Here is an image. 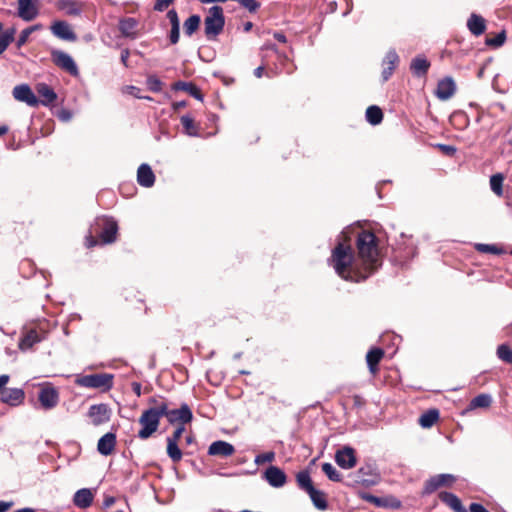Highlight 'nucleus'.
Returning a JSON list of instances; mask_svg holds the SVG:
<instances>
[{
  "label": "nucleus",
  "instance_id": "nucleus-12",
  "mask_svg": "<svg viewBox=\"0 0 512 512\" xmlns=\"http://www.w3.org/2000/svg\"><path fill=\"white\" fill-rule=\"evenodd\" d=\"M88 416L91 418L93 425L99 426L110 420V409L106 404H95L90 406Z\"/></svg>",
  "mask_w": 512,
  "mask_h": 512
},
{
  "label": "nucleus",
  "instance_id": "nucleus-14",
  "mask_svg": "<svg viewBox=\"0 0 512 512\" xmlns=\"http://www.w3.org/2000/svg\"><path fill=\"white\" fill-rule=\"evenodd\" d=\"M52 34L62 40L76 41L77 36L71 29L70 25L65 21H55L51 27Z\"/></svg>",
  "mask_w": 512,
  "mask_h": 512
},
{
  "label": "nucleus",
  "instance_id": "nucleus-18",
  "mask_svg": "<svg viewBox=\"0 0 512 512\" xmlns=\"http://www.w3.org/2000/svg\"><path fill=\"white\" fill-rule=\"evenodd\" d=\"M399 63V56L396 53L395 50H389L382 62V65L384 66L382 71V79L383 81H387L391 75L393 74L395 68L397 67Z\"/></svg>",
  "mask_w": 512,
  "mask_h": 512
},
{
  "label": "nucleus",
  "instance_id": "nucleus-41",
  "mask_svg": "<svg viewBox=\"0 0 512 512\" xmlns=\"http://www.w3.org/2000/svg\"><path fill=\"white\" fill-rule=\"evenodd\" d=\"M167 454L173 462H179L182 458V452L176 442L167 441Z\"/></svg>",
  "mask_w": 512,
  "mask_h": 512
},
{
  "label": "nucleus",
  "instance_id": "nucleus-9",
  "mask_svg": "<svg viewBox=\"0 0 512 512\" xmlns=\"http://www.w3.org/2000/svg\"><path fill=\"white\" fill-rule=\"evenodd\" d=\"M456 481V477L452 474H438L432 476L425 482L423 494H431L442 486H451Z\"/></svg>",
  "mask_w": 512,
  "mask_h": 512
},
{
  "label": "nucleus",
  "instance_id": "nucleus-64",
  "mask_svg": "<svg viewBox=\"0 0 512 512\" xmlns=\"http://www.w3.org/2000/svg\"><path fill=\"white\" fill-rule=\"evenodd\" d=\"M14 512H37L35 509L33 508H22V509H18V510H15Z\"/></svg>",
  "mask_w": 512,
  "mask_h": 512
},
{
  "label": "nucleus",
  "instance_id": "nucleus-5",
  "mask_svg": "<svg viewBox=\"0 0 512 512\" xmlns=\"http://www.w3.org/2000/svg\"><path fill=\"white\" fill-rule=\"evenodd\" d=\"M170 424L181 423L184 425L192 421V411L187 404H182L179 409H169V405L165 402V411L163 412Z\"/></svg>",
  "mask_w": 512,
  "mask_h": 512
},
{
  "label": "nucleus",
  "instance_id": "nucleus-11",
  "mask_svg": "<svg viewBox=\"0 0 512 512\" xmlns=\"http://www.w3.org/2000/svg\"><path fill=\"white\" fill-rule=\"evenodd\" d=\"M455 92L456 83L452 77L447 76L438 81L435 95L439 100L447 101L454 96Z\"/></svg>",
  "mask_w": 512,
  "mask_h": 512
},
{
  "label": "nucleus",
  "instance_id": "nucleus-63",
  "mask_svg": "<svg viewBox=\"0 0 512 512\" xmlns=\"http://www.w3.org/2000/svg\"><path fill=\"white\" fill-rule=\"evenodd\" d=\"M263 72H264V67L263 66H259L257 67L255 70H254V75L257 77V78H261L262 75H263Z\"/></svg>",
  "mask_w": 512,
  "mask_h": 512
},
{
  "label": "nucleus",
  "instance_id": "nucleus-34",
  "mask_svg": "<svg viewBox=\"0 0 512 512\" xmlns=\"http://www.w3.org/2000/svg\"><path fill=\"white\" fill-rule=\"evenodd\" d=\"M439 418V412L435 409L423 413L419 418V424L423 428L432 427Z\"/></svg>",
  "mask_w": 512,
  "mask_h": 512
},
{
  "label": "nucleus",
  "instance_id": "nucleus-53",
  "mask_svg": "<svg viewBox=\"0 0 512 512\" xmlns=\"http://www.w3.org/2000/svg\"><path fill=\"white\" fill-rule=\"evenodd\" d=\"M167 18L171 24V26H180V21H179V17H178V14L176 12V10L174 9H171L167 12Z\"/></svg>",
  "mask_w": 512,
  "mask_h": 512
},
{
  "label": "nucleus",
  "instance_id": "nucleus-50",
  "mask_svg": "<svg viewBox=\"0 0 512 512\" xmlns=\"http://www.w3.org/2000/svg\"><path fill=\"white\" fill-rule=\"evenodd\" d=\"M179 38H180V26H176V25L171 26V31H170V35H169L170 42L172 44H176V43H178Z\"/></svg>",
  "mask_w": 512,
  "mask_h": 512
},
{
  "label": "nucleus",
  "instance_id": "nucleus-57",
  "mask_svg": "<svg viewBox=\"0 0 512 512\" xmlns=\"http://www.w3.org/2000/svg\"><path fill=\"white\" fill-rule=\"evenodd\" d=\"M128 58H129V50L128 49L122 50V52H121V62L126 67L128 66V64H127Z\"/></svg>",
  "mask_w": 512,
  "mask_h": 512
},
{
  "label": "nucleus",
  "instance_id": "nucleus-38",
  "mask_svg": "<svg viewBox=\"0 0 512 512\" xmlns=\"http://www.w3.org/2000/svg\"><path fill=\"white\" fill-rule=\"evenodd\" d=\"M296 480L298 486L306 492H309L310 489L314 488L308 471H300L296 476Z\"/></svg>",
  "mask_w": 512,
  "mask_h": 512
},
{
  "label": "nucleus",
  "instance_id": "nucleus-21",
  "mask_svg": "<svg viewBox=\"0 0 512 512\" xmlns=\"http://www.w3.org/2000/svg\"><path fill=\"white\" fill-rule=\"evenodd\" d=\"M138 183L146 188L153 186L155 182V175L148 164H141L137 171Z\"/></svg>",
  "mask_w": 512,
  "mask_h": 512
},
{
  "label": "nucleus",
  "instance_id": "nucleus-6",
  "mask_svg": "<svg viewBox=\"0 0 512 512\" xmlns=\"http://www.w3.org/2000/svg\"><path fill=\"white\" fill-rule=\"evenodd\" d=\"M51 59L57 67L68 72L72 76L79 75L78 67L73 58L68 53L54 49L51 51Z\"/></svg>",
  "mask_w": 512,
  "mask_h": 512
},
{
  "label": "nucleus",
  "instance_id": "nucleus-1",
  "mask_svg": "<svg viewBox=\"0 0 512 512\" xmlns=\"http://www.w3.org/2000/svg\"><path fill=\"white\" fill-rule=\"evenodd\" d=\"M356 246L358 257L354 256L350 245L339 242L329 260L337 275L346 281H364L381 265L374 233L361 231L357 235Z\"/></svg>",
  "mask_w": 512,
  "mask_h": 512
},
{
  "label": "nucleus",
  "instance_id": "nucleus-16",
  "mask_svg": "<svg viewBox=\"0 0 512 512\" xmlns=\"http://www.w3.org/2000/svg\"><path fill=\"white\" fill-rule=\"evenodd\" d=\"M38 15L35 0H18V16L24 21H32Z\"/></svg>",
  "mask_w": 512,
  "mask_h": 512
},
{
  "label": "nucleus",
  "instance_id": "nucleus-26",
  "mask_svg": "<svg viewBox=\"0 0 512 512\" xmlns=\"http://www.w3.org/2000/svg\"><path fill=\"white\" fill-rule=\"evenodd\" d=\"M467 27L473 35L479 36L486 29L485 20L483 17L473 13L467 21Z\"/></svg>",
  "mask_w": 512,
  "mask_h": 512
},
{
  "label": "nucleus",
  "instance_id": "nucleus-59",
  "mask_svg": "<svg viewBox=\"0 0 512 512\" xmlns=\"http://www.w3.org/2000/svg\"><path fill=\"white\" fill-rule=\"evenodd\" d=\"M9 376L6 374L0 375V392L5 389L4 386L8 383Z\"/></svg>",
  "mask_w": 512,
  "mask_h": 512
},
{
  "label": "nucleus",
  "instance_id": "nucleus-3",
  "mask_svg": "<svg viewBox=\"0 0 512 512\" xmlns=\"http://www.w3.org/2000/svg\"><path fill=\"white\" fill-rule=\"evenodd\" d=\"M225 16L223 8L215 5L209 8L204 18V33L209 41H214L223 32Z\"/></svg>",
  "mask_w": 512,
  "mask_h": 512
},
{
  "label": "nucleus",
  "instance_id": "nucleus-19",
  "mask_svg": "<svg viewBox=\"0 0 512 512\" xmlns=\"http://www.w3.org/2000/svg\"><path fill=\"white\" fill-rule=\"evenodd\" d=\"M24 391L20 388H7L1 391V401L10 406H17L24 400Z\"/></svg>",
  "mask_w": 512,
  "mask_h": 512
},
{
  "label": "nucleus",
  "instance_id": "nucleus-37",
  "mask_svg": "<svg viewBox=\"0 0 512 512\" xmlns=\"http://www.w3.org/2000/svg\"><path fill=\"white\" fill-rule=\"evenodd\" d=\"M181 124L185 130V133L189 136H198V127L195 124L192 117L189 115H183L181 117Z\"/></svg>",
  "mask_w": 512,
  "mask_h": 512
},
{
  "label": "nucleus",
  "instance_id": "nucleus-36",
  "mask_svg": "<svg viewBox=\"0 0 512 512\" xmlns=\"http://www.w3.org/2000/svg\"><path fill=\"white\" fill-rule=\"evenodd\" d=\"M201 18L199 15H191L184 22V32L187 36L193 35L199 28Z\"/></svg>",
  "mask_w": 512,
  "mask_h": 512
},
{
  "label": "nucleus",
  "instance_id": "nucleus-22",
  "mask_svg": "<svg viewBox=\"0 0 512 512\" xmlns=\"http://www.w3.org/2000/svg\"><path fill=\"white\" fill-rule=\"evenodd\" d=\"M36 91L41 99H39V103L44 106H48L54 103L57 99V94L54 90L47 85L46 83H39L36 86Z\"/></svg>",
  "mask_w": 512,
  "mask_h": 512
},
{
  "label": "nucleus",
  "instance_id": "nucleus-24",
  "mask_svg": "<svg viewBox=\"0 0 512 512\" xmlns=\"http://www.w3.org/2000/svg\"><path fill=\"white\" fill-rule=\"evenodd\" d=\"M430 62L426 59V57L419 55L412 59L410 64L411 72L417 76L422 77L425 76L429 70Z\"/></svg>",
  "mask_w": 512,
  "mask_h": 512
},
{
  "label": "nucleus",
  "instance_id": "nucleus-52",
  "mask_svg": "<svg viewBox=\"0 0 512 512\" xmlns=\"http://www.w3.org/2000/svg\"><path fill=\"white\" fill-rule=\"evenodd\" d=\"M185 431V427L184 425H180L179 427H177L175 429V431L173 432L172 436L168 437L167 438V441H172V442H178L179 439L181 438L183 432Z\"/></svg>",
  "mask_w": 512,
  "mask_h": 512
},
{
  "label": "nucleus",
  "instance_id": "nucleus-61",
  "mask_svg": "<svg viewBox=\"0 0 512 512\" xmlns=\"http://www.w3.org/2000/svg\"><path fill=\"white\" fill-rule=\"evenodd\" d=\"M274 38L277 41L281 42V43H286L287 42L286 36L283 33H280V32L274 33Z\"/></svg>",
  "mask_w": 512,
  "mask_h": 512
},
{
  "label": "nucleus",
  "instance_id": "nucleus-7",
  "mask_svg": "<svg viewBox=\"0 0 512 512\" xmlns=\"http://www.w3.org/2000/svg\"><path fill=\"white\" fill-rule=\"evenodd\" d=\"M38 400L44 409L49 410L57 406L59 402V393L52 385L45 384L40 388Z\"/></svg>",
  "mask_w": 512,
  "mask_h": 512
},
{
  "label": "nucleus",
  "instance_id": "nucleus-39",
  "mask_svg": "<svg viewBox=\"0 0 512 512\" xmlns=\"http://www.w3.org/2000/svg\"><path fill=\"white\" fill-rule=\"evenodd\" d=\"M16 29L10 28L0 34V55L7 49L9 44L13 42Z\"/></svg>",
  "mask_w": 512,
  "mask_h": 512
},
{
  "label": "nucleus",
  "instance_id": "nucleus-49",
  "mask_svg": "<svg viewBox=\"0 0 512 512\" xmlns=\"http://www.w3.org/2000/svg\"><path fill=\"white\" fill-rule=\"evenodd\" d=\"M124 92L127 93V94H130L136 98H140V99H148L150 100L151 98L150 97H143L141 96L139 93H140V89L136 86H132V85H129V86H126L124 88Z\"/></svg>",
  "mask_w": 512,
  "mask_h": 512
},
{
  "label": "nucleus",
  "instance_id": "nucleus-58",
  "mask_svg": "<svg viewBox=\"0 0 512 512\" xmlns=\"http://www.w3.org/2000/svg\"><path fill=\"white\" fill-rule=\"evenodd\" d=\"M59 118L62 120V121H69L71 119V113L67 110H62L60 113H59Z\"/></svg>",
  "mask_w": 512,
  "mask_h": 512
},
{
  "label": "nucleus",
  "instance_id": "nucleus-51",
  "mask_svg": "<svg viewBox=\"0 0 512 512\" xmlns=\"http://www.w3.org/2000/svg\"><path fill=\"white\" fill-rule=\"evenodd\" d=\"M32 33L27 29L25 28L24 30H22V32L20 33L19 37H18V40H17V47L20 48L22 47L24 44H26V42L28 41L29 39V36L31 35Z\"/></svg>",
  "mask_w": 512,
  "mask_h": 512
},
{
  "label": "nucleus",
  "instance_id": "nucleus-29",
  "mask_svg": "<svg viewBox=\"0 0 512 512\" xmlns=\"http://www.w3.org/2000/svg\"><path fill=\"white\" fill-rule=\"evenodd\" d=\"M313 505L319 510H326L328 507L324 492L317 490L315 487L307 492Z\"/></svg>",
  "mask_w": 512,
  "mask_h": 512
},
{
  "label": "nucleus",
  "instance_id": "nucleus-54",
  "mask_svg": "<svg viewBox=\"0 0 512 512\" xmlns=\"http://www.w3.org/2000/svg\"><path fill=\"white\" fill-rule=\"evenodd\" d=\"M437 148H439L444 154L448 156H453L456 153V148L451 145L438 144Z\"/></svg>",
  "mask_w": 512,
  "mask_h": 512
},
{
  "label": "nucleus",
  "instance_id": "nucleus-62",
  "mask_svg": "<svg viewBox=\"0 0 512 512\" xmlns=\"http://www.w3.org/2000/svg\"><path fill=\"white\" fill-rule=\"evenodd\" d=\"M132 389L137 396L141 395V384L138 382L132 383Z\"/></svg>",
  "mask_w": 512,
  "mask_h": 512
},
{
  "label": "nucleus",
  "instance_id": "nucleus-32",
  "mask_svg": "<svg viewBox=\"0 0 512 512\" xmlns=\"http://www.w3.org/2000/svg\"><path fill=\"white\" fill-rule=\"evenodd\" d=\"M137 21L134 18H125L120 21L119 29L126 37L134 38L136 36Z\"/></svg>",
  "mask_w": 512,
  "mask_h": 512
},
{
  "label": "nucleus",
  "instance_id": "nucleus-47",
  "mask_svg": "<svg viewBox=\"0 0 512 512\" xmlns=\"http://www.w3.org/2000/svg\"><path fill=\"white\" fill-rule=\"evenodd\" d=\"M476 249L479 251V252H483V253H492V254H498L500 253V249L495 246V245H490V244H476Z\"/></svg>",
  "mask_w": 512,
  "mask_h": 512
},
{
  "label": "nucleus",
  "instance_id": "nucleus-48",
  "mask_svg": "<svg viewBox=\"0 0 512 512\" xmlns=\"http://www.w3.org/2000/svg\"><path fill=\"white\" fill-rule=\"evenodd\" d=\"M238 2L248 9L250 12H254L259 8V3L256 0H238Z\"/></svg>",
  "mask_w": 512,
  "mask_h": 512
},
{
  "label": "nucleus",
  "instance_id": "nucleus-13",
  "mask_svg": "<svg viewBox=\"0 0 512 512\" xmlns=\"http://www.w3.org/2000/svg\"><path fill=\"white\" fill-rule=\"evenodd\" d=\"M263 478L275 488L283 487L287 480L284 471L277 466H269L264 472Z\"/></svg>",
  "mask_w": 512,
  "mask_h": 512
},
{
  "label": "nucleus",
  "instance_id": "nucleus-15",
  "mask_svg": "<svg viewBox=\"0 0 512 512\" xmlns=\"http://www.w3.org/2000/svg\"><path fill=\"white\" fill-rule=\"evenodd\" d=\"M336 463L343 469H351L356 465V457L353 448L346 446L338 450L335 455Z\"/></svg>",
  "mask_w": 512,
  "mask_h": 512
},
{
  "label": "nucleus",
  "instance_id": "nucleus-17",
  "mask_svg": "<svg viewBox=\"0 0 512 512\" xmlns=\"http://www.w3.org/2000/svg\"><path fill=\"white\" fill-rule=\"evenodd\" d=\"M235 453V448L232 444L218 440L214 441L208 447V454L210 456L229 457Z\"/></svg>",
  "mask_w": 512,
  "mask_h": 512
},
{
  "label": "nucleus",
  "instance_id": "nucleus-56",
  "mask_svg": "<svg viewBox=\"0 0 512 512\" xmlns=\"http://www.w3.org/2000/svg\"><path fill=\"white\" fill-rule=\"evenodd\" d=\"M470 512H489L482 504L472 503L469 507Z\"/></svg>",
  "mask_w": 512,
  "mask_h": 512
},
{
  "label": "nucleus",
  "instance_id": "nucleus-28",
  "mask_svg": "<svg viewBox=\"0 0 512 512\" xmlns=\"http://www.w3.org/2000/svg\"><path fill=\"white\" fill-rule=\"evenodd\" d=\"M57 7L71 16H77L82 11L81 5L74 0H59L57 2Z\"/></svg>",
  "mask_w": 512,
  "mask_h": 512
},
{
  "label": "nucleus",
  "instance_id": "nucleus-2",
  "mask_svg": "<svg viewBox=\"0 0 512 512\" xmlns=\"http://www.w3.org/2000/svg\"><path fill=\"white\" fill-rule=\"evenodd\" d=\"M149 403L153 404V406L144 410L138 420L141 425L138 437L142 440L148 439L158 430L160 419L165 411V401L151 398Z\"/></svg>",
  "mask_w": 512,
  "mask_h": 512
},
{
  "label": "nucleus",
  "instance_id": "nucleus-40",
  "mask_svg": "<svg viewBox=\"0 0 512 512\" xmlns=\"http://www.w3.org/2000/svg\"><path fill=\"white\" fill-rule=\"evenodd\" d=\"M503 181L504 177L499 173L490 177V188L497 196H502L503 194Z\"/></svg>",
  "mask_w": 512,
  "mask_h": 512
},
{
  "label": "nucleus",
  "instance_id": "nucleus-42",
  "mask_svg": "<svg viewBox=\"0 0 512 512\" xmlns=\"http://www.w3.org/2000/svg\"><path fill=\"white\" fill-rule=\"evenodd\" d=\"M497 356L503 362L512 364V349L508 345H499L497 348Z\"/></svg>",
  "mask_w": 512,
  "mask_h": 512
},
{
  "label": "nucleus",
  "instance_id": "nucleus-23",
  "mask_svg": "<svg viewBox=\"0 0 512 512\" xmlns=\"http://www.w3.org/2000/svg\"><path fill=\"white\" fill-rule=\"evenodd\" d=\"M439 499L449 506L454 512H468L461 503V500L453 493L442 491Z\"/></svg>",
  "mask_w": 512,
  "mask_h": 512
},
{
  "label": "nucleus",
  "instance_id": "nucleus-45",
  "mask_svg": "<svg viewBox=\"0 0 512 512\" xmlns=\"http://www.w3.org/2000/svg\"><path fill=\"white\" fill-rule=\"evenodd\" d=\"M274 459H275V453L270 451V452L258 454L255 457L254 462L257 465H261L264 463H270V462L274 461Z\"/></svg>",
  "mask_w": 512,
  "mask_h": 512
},
{
  "label": "nucleus",
  "instance_id": "nucleus-8",
  "mask_svg": "<svg viewBox=\"0 0 512 512\" xmlns=\"http://www.w3.org/2000/svg\"><path fill=\"white\" fill-rule=\"evenodd\" d=\"M97 225L101 229L99 238L103 244H109L116 240L118 226L112 218H103L98 220Z\"/></svg>",
  "mask_w": 512,
  "mask_h": 512
},
{
  "label": "nucleus",
  "instance_id": "nucleus-30",
  "mask_svg": "<svg viewBox=\"0 0 512 512\" xmlns=\"http://www.w3.org/2000/svg\"><path fill=\"white\" fill-rule=\"evenodd\" d=\"M41 341L38 332L34 329L29 330L20 340L19 348L21 350L30 349L34 344Z\"/></svg>",
  "mask_w": 512,
  "mask_h": 512
},
{
  "label": "nucleus",
  "instance_id": "nucleus-10",
  "mask_svg": "<svg viewBox=\"0 0 512 512\" xmlns=\"http://www.w3.org/2000/svg\"><path fill=\"white\" fill-rule=\"evenodd\" d=\"M13 97L19 101L26 103L30 107L39 105V99L35 96L32 89L27 84H20L13 88Z\"/></svg>",
  "mask_w": 512,
  "mask_h": 512
},
{
  "label": "nucleus",
  "instance_id": "nucleus-20",
  "mask_svg": "<svg viewBox=\"0 0 512 512\" xmlns=\"http://www.w3.org/2000/svg\"><path fill=\"white\" fill-rule=\"evenodd\" d=\"M115 446L116 435L112 432H108L98 440L97 450L101 455L108 456L114 451Z\"/></svg>",
  "mask_w": 512,
  "mask_h": 512
},
{
  "label": "nucleus",
  "instance_id": "nucleus-55",
  "mask_svg": "<svg viewBox=\"0 0 512 512\" xmlns=\"http://www.w3.org/2000/svg\"><path fill=\"white\" fill-rule=\"evenodd\" d=\"M172 2L173 0H156L154 9L160 12L164 11Z\"/></svg>",
  "mask_w": 512,
  "mask_h": 512
},
{
  "label": "nucleus",
  "instance_id": "nucleus-46",
  "mask_svg": "<svg viewBox=\"0 0 512 512\" xmlns=\"http://www.w3.org/2000/svg\"><path fill=\"white\" fill-rule=\"evenodd\" d=\"M505 39V32L502 31L499 34H497L494 38H488L486 40V44L489 46L499 47L505 42Z\"/></svg>",
  "mask_w": 512,
  "mask_h": 512
},
{
  "label": "nucleus",
  "instance_id": "nucleus-60",
  "mask_svg": "<svg viewBox=\"0 0 512 512\" xmlns=\"http://www.w3.org/2000/svg\"><path fill=\"white\" fill-rule=\"evenodd\" d=\"M12 505V502L0 501V512H6Z\"/></svg>",
  "mask_w": 512,
  "mask_h": 512
},
{
  "label": "nucleus",
  "instance_id": "nucleus-44",
  "mask_svg": "<svg viewBox=\"0 0 512 512\" xmlns=\"http://www.w3.org/2000/svg\"><path fill=\"white\" fill-rule=\"evenodd\" d=\"M146 83L152 92H160L162 90V82L155 75L148 76Z\"/></svg>",
  "mask_w": 512,
  "mask_h": 512
},
{
  "label": "nucleus",
  "instance_id": "nucleus-33",
  "mask_svg": "<svg viewBox=\"0 0 512 512\" xmlns=\"http://www.w3.org/2000/svg\"><path fill=\"white\" fill-rule=\"evenodd\" d=\"M492 403V397L489 394H479L474 397L467 408V411L474 410L477 408H488Z\"/></svg>",
  "mask_w": 512,
  "mask_h": 512
},
{
  "label": "nucleus",
  "instance_id": "nucleus-35",
  "mask_svg": "<svg viewBox=\"0 0 512 512\" xmlns=\"http://www.w3.org/2000/svg\"><path fill=\"white\" fill-rule=\"evenodd\" d=\"M366 119L372 125L380 124L383 119L382 110L375 105L369 106L366 110Z\"/></svg>",
  "mask_w": 512,
  "mask_h": 512
},
{
  "label": "nucleus",
  "instance_id": "nucleus-25",
  "mask_svg": "<svg viewBox=\"0 0 512 512\" xmlns=\"http://www.w3.org/2000/svg\"><path fill=\"white\" fill-rule=\"evenodd\" d=\"M74 505L78 508L85 509L91 506L93 502V494L90 489L83 488L74 494Z\"/></svg>",
  "mask_w": 512,
  "mask_h": 512
},
{
  "label": "nucleus",
  "instance_id": "nucleus-27",
  "mask_svg": "<svg viewBox=\"0 0 512 512\" xmlns=\"http://www.w3.org/2000/svg\"><path fill=\"white\" fill-rule=\"evenodd\" d=\"M384 352L380 348H373L368 351L366 355L367 365L372 374H375L377 371V365L381 361Z\"/></svg>",
  "mask_w": 512,
  "mask_h": 512
},
{
  "label": "nucleus",
  "instance_id": "nucleus-43",
  "mask_svg": "<svg viewBox=\"0 0 512 512\" xmlns=\"http://www.w3.org/2000/svg\"><path fill=\"white\" fill-rule=\"evenodd\" d=\"M322 471L326 474V476L331 480V481H340L341 480V475L340 473L336 470V468L331 464V463H323L322 464Z\"/></svg>",
  "mask_w": 512,
  "mask_h": 512
},
{
  "label": "nucleus",
  "instance_id": "nucleus-31",
  "mask_svg": "<svg viewBox=\"0 0 512 512\" xmlns=\"http://www.w3.org/2000/svg\"><path fill=\"white\" fill-rule=\"evenodd\" d=\"M174 90H181L189 93L191 96L196 99L202 100V94L199 88L190 82L178 81L173 85Z\"/></svg>",
  "mask_w": 512,
  "mask_h": 512
},
{
  "label": "nucleus",
  "instance_id": "nucleus-4",
  "mask_svg": "<svg viewBox=\"0 0 512 512\" xmlns=\"http://www.w3.org/2000/svg\"><path fill=\"white\" fill-rule=\"evenodd\" d=\"M113 379L114 376L109 373L78 375L75 379V384L83 388L98 389L106 392L113 387Z\"/></svg>",
  "mask_w": 512,
  "mask_h": 512
}]
</instances>
